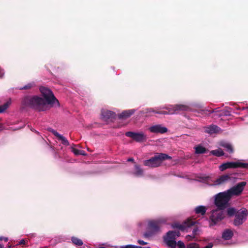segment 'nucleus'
I'll use <instances>...</instances> for the list:
<instances>
[{"instance_id":"nucleus-12","label":"nucleus","mask_w":248,"mask_h":248,"mask_svg":"<svg viewBox=\"0 0 248 248\" xmlns=\"http://www.w3.org/2000/svg\"><path fill=\"white\" fill-rule=\"evenodd\" d=\"M149 130L151 133L164 134L168 131L166 127L162 126L161 124H156L151 126Z\"/></svg>"},{"instance_id":"nucleus-11","label":"nucleus","mask_w":248,"mask_h":248,"mask_svg":"<svg viewBox=\"0 0 248 248\" xmlns=\"http://www.w3.org/2000/svg\"><path fill=\"white\" fill-rule=\"evenodd\" d=\"M195 222V221L192 220L191 219H188L182 224L174 223L172 224L171 227L174 229L176 228L182 231H184L187 228L194 225Z\"/></svg>"},{"instance_id":"nucleus-37","label":"nucleus","mask_w":248,"mask_h":248,"mask_svg":"<svg viewBox=\"0 0 248 248\" xmlns=\"http://www.w3.org/2000/svg\"><path fill=\"white\" fill-rule=\"evenodd\" d=\"M86 155L85 152L82 150L78 149V155Z\"/></svg>"},{"instance_id":"nucleus-38","label":"nucleus","mask_w":248,"mask_h":248,"mask_svg":"<svg viewBox=\"0 0 248 248\" xmlns=\"http://www.w3.org/2000/svg\"><path fill=\"white\" fill-rule=\"evenodd\" d=\"M138 242L140 245H145L147 244L146 242H144L143 240H139Z\"/></svg>"},{"instance_id":"nucleus-31","label":"nucleus","mask_w":248,"mask_h":248,"mask_svg":"<svg viewBox=\"0 0 248 248\" xmlns=\"http://www.w3.org/2000/svg\"><path fill=\"white\" fill-rule=\"evenodd\" d=\"M120 248H141L140 246H136L132 245H128L125 246H122Z\"/></svg>"},{"instance_id":"nucleus-16","label":"nucleus","mask_w":248,"mask_h":248,"mask_svg":"<svg viewBox=\"0 0 248 248\" xmlns=\"http://www.w3.org/2000/svg\"><path fill=\"white\" fill-rule=\"evenodd\" d=\"M135 112L134 109H129L123 111L121 113L119 114L118 117L120 119H125L130 117Z\"/></svg>"},{"instance_id":"nucleus-9","label":"nucleus","mask_w":248,"mask_h":248,"mask_svg":"<svg viewBox=\"0 0 248 248\" xmlns=\"http://www.w3.org/2000/svg\"><path fill=\"white\" fill-rule=\"evenodd\" d=\"M248 215V211L243 209L237 212L235 214L233 224L235 226H239L243 223L246 219Z\"/></svg>"},{"instance_id":"nucleus-48","label":"nucleus","mask_w":248,"mask_h":248,"mask_svg":"<svg viewBox=\"0 0 248 248\" xmlns=\"http://www.w3.org/2000/svg\"><path fill=\"white\" fill-rule=\"evenodd\" d=\"M245 108H242V109H243V110H244V109H245Z\"/></svg>"},{"instance_id":"nucleus-14","label":"nucleus","mask_w":248,"mask_h":248,"mask_svg":"<svg viewBox=\"0 0 248 248\" xmlns=\"http://www.w3.org/2000/svg\"><path fill=\"white\" fill-rule=\"evenodd\" d=\"M115 117V113L112 111L106 109L101 110V118L105 121L109 119H114Z\"/></svg>"},{"instance_id":"nucleus-3","label":"nucleus","mask_w":248,"mask_h":248,"mask_svg":"<svg viewBox=\"0 0 248 248\" xmlns=\"http://www.w3.org/2000/svg\"><path fill=\"white\" fill-rule=\"evenodd\" d=\"M167 110L157 111L153 108L148 109V112H153L155 113L162 115L177 114L181 111H186L188 109V107L181 104L172 105L166 108Z\"/></svg>"},{"instance_id":"nucleus-27","label":"nucleus","mask_w":248,"mask_h":248,"mask_svg":"<svg viewBox=\"0 0 248 248\" xmlns=\"http://www.w3.org/2000/svg\"><path fill=\"white\" fill-rule=\"evenodd\" d=\"M211 153L217 156H221L224 155L223 151L221 149H217L215 150H212L211 152Z\"/></svg>"},{"instance_id":"nucleus-22","label":"nucleus","mask_w":248,"mask_h":248,"mask_svg":"<svg viewBox=\"0 0 248 248\" xmlns=\"http://www.w3.org/2000/svg\"><path fill=\"white\" fill-rule=\"evenodd\" d=\"M195 149L196 154H205L207 152V149L205 147L200 145L195 147Z\"/></svg>"},{"instance_id":"nucleus-44","label":"nucleus","mask_w":248,"mask_h":248,"mask_svg":"<svg viewBox=\"0 0 248 248\" xmlns=\"http://www.w3.org/2000/svg\"><path fill=\"white\" fill-rule=\"evenodd\" d=\"M3 129V125L1 124H0V131H1Z\"/></svg>"},{"instance_id":"nucleus-34","label":"nucleus","mask_w":248,"mask_h":248,"mask_svg":"<svg viewBox=\"0 0 248 248\" xmlns=\"http://www.w3.org/2000/svg\"><path fill=\"white\" fill-rule=\"evenodd\" d=\"M193 234H191V235H187L186 237V240L187 241H191L194 238H195V237H193Z\"/></svg>"},{"instance_id":"nucleus-32","label":"nucleus","mask_w":248,"mask_h":248,"mask_svg":"<svg viewBox=\"0 0 248 248\" xmlns=\"http://www.w3.org/2000/svg\"><path fill=\"white\" fill-rule=\"evenodd\" d=\"M177 245L178 246V248H185L186 247L184 243L181 241H179L177 243Z\"/></svg>"},{"instance_id":"nucleus-15","label":"nucleus","mask_w":248,"mask_h":248,"mask_svg":"<svg viewBox=\"0 0 248 248\" xmlns=\"http://www.w3.org/2000/svg\"><path fill=\"white\" fill-rule=\"evenodd\" d=\"M231 180L230 175L229 174H224L219 176L215 182V185H220L223 184Z\"/></svg>"},{"instance_id":"nucleus-23","label":"nucleus","mask_w":248,"mask_h":248,"mask_svg":"<svg viewBox=\"0 0 248 248\" xmlns=\"http://www.w3.org/2000/svg\"><path fill=\"white\" fill-rule=\"evenodd\" d=\"M220 145L225 148L226 151L229 153H232L233 152V148L230 143L223 142L221 143Z\"/></svg>"},{"instance_id":"nucleus-18","label":"nucleus","mask_w":248,"mask_h":248,"mask_svg":"<svg viewBox=\"0 0 248 248\" xmlns=\"http://www.w3.org/2000/svg\"><path fill=\"white\" fill-rule=\"evenodd\" d=\"M233 235V232L232 230L230 229H226L222 232V237L224 240H228L231 239Z\"/></svg>"},{"instance_id":"nucleus-6","label":"nucleus","mask_w":248,"mask_h":248,"mask_svg":"<svg viewBox=\"0 0 248 248\" xmlns=\"http://www.w3.org/2000/svg\"><path fill=\"white\" fill-rule=\"evenodd\" d=\"M248 168V163L240 162H227L222 164L219 167V170L223 171L230 168Z\"/></svg>"},{"instance_id":"nucleus-1","label":"nucleus","mask_w":248,"mask_h":248,"mask_svg":"<svg viewBox=\"0 0 248 248\" xmlns=\"http://www.w3.org/2000/svg\"><path fill=\"white\" fill-rule=\"evenodd\" d=\"M39 90L45 99L38 96H26L22 101L23 104L38 111L46 109V105L52 106H59V102L55 97L52 91L47 87L42 86Z\"/></svg>"},{"instance_id":"nucleus-19","label":"nucleus","mask_w":248,"mask_h":248,"mask_svg":"<svg viewBox=\"0 0 248 248\" xmlns=\"http://www.w3.org/2000/svg\"><path fill=\"white\" fill-rule=\"evenodd\" d=\"M194 211L196 214L203 216L206 212L207 208L204 206L200 205L196 207Z\"/></svg>"},{"instance_id":"nucleus-10","label":"nucleus","mask_w":248,"mask_h":248,"mask_svg":"<svg viewBox=\"0 0 248 248\" xmlns=\"http://www.w3.org/2000/svg\"><path fill=\"white\" fill-rule=\"evenodd\" d=\"M221 210L219 209L212 212L210 217L211 220L210 226L215 225L217 222L224 218V213Z\"/></svg>"},{"instance_id":"nucleus-29","label":"nucleus","mask_w":248,"mask_h":248,"mask_svg":"<svg viewBox=\"0 0 248 248\" xmlns=\"http://www.w3.org/2000/svg\"><path fill=\"white\" fill-rule=\"evenodd\" d=\"M198 244L195 243H189L186 245V248H199Z\"/></svg>"},{"instance_id":"nucleus-45","label":"nucleus","mask_w":248,"mask_h":248,"mask_svg":"<svg viewBox=\"0 0 248 248\" xmlns=\"http://www.w3.org/2000/svg\"><path fill=\"white\" fill-rule=\"evenodd\" d=\"M216 110V109L213 110L212 111V112L213 113V112H216L217 111Z\"/></svg>"},{"instance_id":"nucleus-35","label":"nucleus","mask_w":248,"mask_h":248,"mask_svg":"<svg viewBox=\"0 0 248 248\" xmlns=\"http://www.w3.org/2000/svg\"><path fill=\"white\" fill-rule=\"evenodd\" d=\"M72 241L74 244H75L76 245H78V238L72 237Z\"/></svg>"},{"instance_id":"nucleus-4","label":"nucleus","mask_w":248,"mask_h":248,"mask_svg":"<svg viewBox=\"0 0 248 248\" xmlns=\"http://www.w3.org/2000/svg\"><path fill=\"white\" fill-rule=\"evenodd\" d=\"M165 222L164 219L150 220L148 223V230L144 234V237H149L159 232L162 224Z\"/></svg>"},{"instance_id":"nucleus-24","label":"nucleus","mask_w":248,"mask_h":248,"mask_svg":"<svg viewBox=\"0 0 248 248\" xmlns=\"http://www.w3.org/2000/svg\"><path fill=\"white\" fill-rule=\"evenodd\" d=\"M135 172L134 174L137 176H141L143 175V170L140 168V166L139 165H135Z\"/></svg>"},{"instance_id":"nucleus-41","label":"nucleus","mask_w":248,"mask_h":248,"mask_svg":"<svg viewBox=\"0 0 248 248\" xmlns=\"http://www.w3.org/2000/svg\"><path fill=\"white\" fill-rule=\"evenodd\" d=\"M25 244V241L24 239H22L19 242V245H22V244Z\"/></svg>"},{"instance_id":"nucleus-2","label":"nucleus","mask_w":248,"mask_h":248,"mask_svg":"<svg viewBox=\"0 0 248 248\" xmlns=\"http://www.w3.org/2000/svg\"><path fill=\"white\" fill-rule=\"evenodd\" d=\"M172 157L164 153H156L149 159L143 161V165L150 168H154L161 166L162 162L166 160L171 159Z\"/></svg>"},{"instance_id":"nucleus-28","label":"nucleus","mask_w":248,"mask_h":248,"mask_svg":"<svg viewBox=\"0 0 248 248\" xmlns=\"http://www.w3.org/2000/svg\"><path fill=\"white\" fill-rule=\"evenodd\" d=\"M236 213V210L234 208H229L227 209V214L230 217L235 215Z\"/></svg>"},{"instance_id":"nucleus-21","label":"nucleus","mask_w":248,"mask_h":248,"mask_svg":"<svg viewBox=\"0 0 248 248\" xmlns=\"http://www.w3.org/2000/svg\"><path fill=\"white\" fill-rule=\"evenodd\" d=\"M180 233L178 231H170L167 233V237L169 238L175 239L176 237H179Z\"/></svg>"},{"instance_id":"nucleus-51","label":"nucleus","mask_w":248,"mask_h":248,"mask_svg":"<svg viewBox=\"0 0 248 248\" xmlns=\"http://www.w3.org/2000/svg\"><path fill=\"white\" fill-rule=\"evenodd\" d=\"M223 113H221L219 115H222Z\"/></svg>"},{"instance_id":"nucleus-5","label":"nucleus","mask_w":248,"mask_h":248,"mask_svg":"<svg viewBox=\"0 0 248 248\" xmlns=\"http://www.w3.org/2000/svg\"><path fill=\"white\" fill-rule=\"evenodd\" d=\"M231 198L227 191L217 194L215 199V204L218 209L223 210L228 206V202Z\"/></svg>"},{"instance_id":"nucleus-46","label":"nucleus","mask_w":248,"mask_h":248,"mask_svg":"<svg viewBox=\"0 0 248 248\" xmlns=\"http://www.w3.org/2000/svg\"><path fill=\"white\" fill-rule=\"evenodd\" d=\"M0 248H3V246L1 244H0Z\"/></svg>"},{"instance_id":"nucleus-26","label":"nucleus","mask_w":248,"mask_h":248,"mask_svg":"<svg viewBox=\"0 0 248 248\" xmlns=\"http://www.w3.org/2000/svg\"><path fill=\"white\" fill-rule=\"evenodd\" d=\"M11 100L7 101L2 105L0 106V113L4 112L11 104Z\"/></svg>"},{"instance_id":"nucleus-39","label":"nucleus","mask_w":248,"mask_h":248,"mask_svg":"<svg viewBox=\"0 0 248 248\" xmlns=\"http://www.w3.org/2000/svg\"><path fill=\"white\" fill-rule=\"evenodd\" d=\"M4 240L5 241H7L8 239L7 237H4L3 236H0V241Z\"/></svg>"},{"instance_id":"nucleus-7","label":"nucleus","mask_w":248,"mask_h":248,"mask_svg":"<svg viewBox=\"0 0 248 248\" xmlns=\"http://www.w3.org/2000/svg\"><path fill=\"white\" fill-rule=\"evenodd\" d=\"M247 185V182L243 181L238 183L235 186H232L230 189L227 190V192L232 198V196H239L243 191L245 186Z\"/></svg>"},{"instance_id":"nucleus-25","label":"nucleus","mask_w":248,"mask_h":248,"mask_svg":"<svg viewBox=\"0 0 248 248\" xmlns=\"http://www.w3.org/2000/svg\"><path fill=\"white\" fill-rule=\"evenodd\" d=\"M35 85V83L34 82H30V83H28V84H27L26 85H25V86H23V87H19L18 89L19 90H29V89H30L32 88H33V87H34Z\"/></svg>"},{"instance_id":"nucleus-47","label":"nucleus","mask_w":248,"mask_h":248,"mask_svg":"<svg viewBox=\"0 0 248 248\" xmlns=\"http://www.w3.org/2000/svg\"><path fill=\"white\" fill-rule=\"evenodd\" d=\"M65 239L64 238H63L62 239V240H61V241H65Z\"/></svg>"},{"instance_id":"nucleus-8","label":"nucleus","mask_w":248,"mask_h":248,"mask_svg":"<svg viewBox=\"0 0 248 248\" xmlns=\"http://www.w3.org/2000/svg\"><path fill=\"white\" fill-rule=\"evenodd\" d=\"M125 135L126 137L131 138L138 142L145 141L147 139L146 135L143 132L136 133L128 131L126 132Z\"/></svg>"},{"instance_id":"nucleus-13","label":"nucleus","mask_w":248,"mask_h":248,"mask_svg":"<svg viewBox=\"0 0 248 248\" xmlns=\"http://www.w3.org/2000/svg\"><path fill=\"white\" fill-rule=\"evenodd\" d=\"M48 130L52 132L57 137L58 140L61 141L62 144L65 146L69 145V142L65 137L52 128H50L48 129Z\"/></svg>"},{"instance_id":"nucleus-42","label":"nucleus","mask_w":248,"mask_h":248,"mask_svg":"<svg viewBox=\"0 0 248 248\" xmlns=\"http://www.w3.org/2000/svg\"><path fill=\"white\" fill-rule=\"evenodd\" d=\"M83 245L82 241L78 239V246H82Z\"/></svg>"},{"instance_id":"nucleus-17","label":"nucleus","mask_w":248,"mask_h":248,"mask_svg":"<svg viewBox=\"0 0 248 248\" xmlns=\"http://www.w3.org/2000/svg\"><path fill=\"white\" fill-rule=\"evenodd\" d=\"M220 128L216 125H211L205 128V132L208 134H214L218 132Z\"/></svg>"},{"instance_id":"nucleus-40","label":"nucleus","mask_w":248,"mask_h":248,"mask_svg":"<svg viewBox=\"0 0 248 248\" xmlns=\"http://www.w3.org/2000/svg\"><path fill=\"white\" fill-rule=\"evenodd\" d=\"M213 246V245L212 243H209L207 246L204 247L203 248H212Z\"/></svg>"},{"instance_id":"nucleus-50","label":"nucleus","mask_w":248,"mask_h":248,"mask_svg":"<svg viewBox=\"0 0 248 248\" xmlns=\"http://www.w3.org/2000/svg\"><path fill=\"white\" fill-rule=\"evenodd\" d=\"M8 247H9V248H11V246H8Z\"/></svg>"},{"instance_id":"nucleus-30","label":"nucleus","mask_w":248,"mask_h":248,"mask_svg":"<svg viewBox=\"0 0 248 248\" xmlns=\"http://www.w3.org/2000/svg\"><path fill=\"white\" fill-rule=\"evenodd\" d=\"M199 231L198 228L197 227H195L192 230V234L193 237H195V236L198 234V232Z\"/></svg>"},{"instance_id":"nucleus-49","label":"nucleus","mask_w":248,"mask_h":248,"mask_svg":"<svg viewBox=\"0 0 248 248\" xmlns=\"http://www.w3.org/2000/svg\"><path fill=\"white\" fill-rule=\"evenodd\" d=\"M31 235L34 236L35 235V234H32Z\"/></svg>"},{"instance_id":"nucleus-33","label":"nucleus","mask_w":248,"mask_h":248,"mask_svg":"<svg viewBox=\"0 0 248 248\" xmlns=\"http://www.w3.org/2000/svg\"><path fill=\"white\" fill-rule=\"evenodd\" d=\"M71 151L76 155H78V150L76 148H75L74 147H73V146L71 147Z\"/></svg>"},{"instance_id":"nucleus-43","label":"nucleus","mask_w":248,"mask_h":248,"mask_svg":"<svg viewBox=\"0 0 248 248\" xmlns=\"http://www.w3.org/2000/svg\"><path fill=\"white\" fill-rule=\"evenodd\" d=\"M128 161L134 162V160L133 158H129L127 160Z\"/></svg>"},{"instance_id":"nucleus-36","label":"nucleus","mask_w":248,"mask_h":248,"mask_svg":"<svg viewBox=\"0 0 248 248\" xmlns=\"http://www.w3.org/2000/svg\"><path fill=\"white\" fill-rule=\"evenodd\" d=\"M5 74L4 71L3 69L0 68V78H2L3 77L4 75Z\"/></svg>"},{"instance_id":"nucleus-20","label":"nucleus","mask_w":248,"mask_h":248,"mask_svg":"<svg viewBox=\"0 0 248 248\" xmlns=\"http://www.w3.org/2000/svg\"><path fill=\"white\" fill-rule=\"evenodd\" d=\"M164 240L168 247L171 248H175L177 246V243L175 239L169 238L168 237L164 238Z\"/></svg>"}]
</instances>
